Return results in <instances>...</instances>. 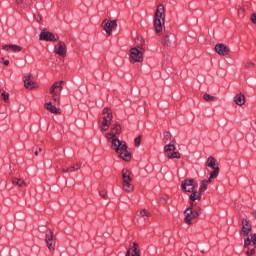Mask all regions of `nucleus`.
<instances>
[{
	"instance_id": "obj_19",
	"label": "nucleus",
	"mask_w": 256,
	"mask_h": 256,
	"mask_svg": "<svg viewBox=\"0 0 256 256\" xmlns=\"http://www.w3.org/2000/svg\"><path fill=\"white\" fill-rule=\"evenodd\" d=\"M12 185H16L20 188L27 187V183L21 178H12Z\"/></svg>"
},
{
	"instance_id": "obj_34",
	"label": "nucleus",
	"mask_w": 256,
	"mask_h": 256,
	"mask_svg": "<svg viewBox=\"0 0 256 256\" xmlns=\"http://www.w3.org/2000/svg\"><path fill=\"white\" fill-rule=\"evenodd\" d=\"M149 212L146 209L140 211V217H149Z\"/></svg>"
},
{
	"instance_id": "obj_31",
	"label": "nucleus",
	"mask_w": 256,
	"mask_h": 256,
	"mask_svg": "<svg viewBox=\"0 0 256 256\" xmlns=\"http://www.w3.org/2000/svg\"><path fill=\"white\" fill-rule=\"evenodd\" d=\"M251 238L247 237L245 240H244V247L248 248L251 247Z\"/></svg>"
},
{
	"instance_id": "obj_6",
	"label": "nucleus",
	"mask_w": 256,
	"mask_h": 256,
	"mask_svg": "<svg viewBox=\"0 0 256 256\" xmlns=\"http://www.w3.org/2000/svg\"><path fill=\"white\" fill-rule=\"evenodd\" d=\"M197 187L198 184L193 179H186L181 184L182 191H185V193H193Z\"/></svg>"
},
{
	"instance_id": "obj_20",
	"label": "nucleus",
	"mask_w": 256,
	"mask_h": 256,
	"mask_svg": "<svg viewBox=\"0 0 256 256\" xmlns=\"http://www.w3.org/2000/svg\"><path fill=\"white\" fill-rule=\"evenodd\" d=\"M192 194L189 196L191 201V207H193V201H201V193L196 192L195 190L191 192Z\"/></svg>"
},
{
	"instance_id": "obj_37",
	"label": "nucleus",
	"mask_w": 256,
	"mask_h": 256,
	"mask_svg": "<svg viewBox=\"0 0 256 256\" xmlns=\"http://www.w3.org/2000/svg\"><path fill=\"white\" fill-rule=\"evenodd\" d=\"M255 65V63H253V62H247L245 65H244V67H245V69H251V67H253Z\"/></svg>"
},
{
	"instance_id": "obj_23",
	"label": "nucleus",
	"mask_w": 256,
	"mask_h": 256,
	"mask_svg": "<svg viewBox=\"0 0 256 256\" xmlns=\"http://www.w3.org/2000/svg\"><path fill=\"white\" fill-rule=\"evenodd\" d=\"M209 184H211V179L202 180V181L200 182L199 191H200L201 193L207 191V186H208Z\"/></svg>"
},
{
	"instance_id": "obj_18",
	"label": "nucleus",
	"mask_w": 256,
	"mask_h": 256,
	"mask_svg": "<svg viewBox=\"0 0 256 256\" xmlns=\"http://www.w3.org/2000/svg\"><path fill=\"white\" fill-rule=\"evenodd\" d=\"M206 165L207 167H210V169H219L217 166V161L215 160V158L213 156L208 157L207 161H206Z\"/></svg>"
},
{
	"instance_id": "obj_10",
	"label": "nucleus",
	"mask_w": 256,
	"mask_h": 256,
	"mask_svg": "<svg viewBox=\"0 0 256 256\" xmlns=\"http://www.w3.org/2000/svg\"><path fill=\"white\" fill-rule=\"evenodd\" d=\"M39 39L40 41H51V42H56L59 41V37H55V34L46 31V30H42L40 35H39Z\"/></svg>"
},
{
	"instance_id": "obj_48",
	"label": "nucleus",
	"mask_w": 256,
	"mask_h": 256,
	"mask_svg": "<svg viewBox=\"0 0 256 256\" xmlns=\"http://www.w3.org/2000/svg\"><path fill=\"white\" fill-rule=\"evenodd\" d=\"M35 155H36V156L39 155V151H36V152H35Z\"/></svg>"
},
{
	"instance_id": "obj_38",
	"label": "nucleus",
	"mask_w": 256,
	"mask_h": 256,
	"mask_svg": "<svg viewBox=\"0 0 256 256\" xmlns=\"http://www.w3.org/2000/svg\"><path fill=\"white\" fill-rule=\"evenodd\" d=\"M250 241L253 243L254 247L256 248V234H253L251 236Z\"/></svg>"
},
{
	"instance_id": "obj_41",
	"label": "nucleus",
	"mask_w": 256,
	"mask_h": 256,
	"mask_svg": "<svg viewBox=\"0 0 256 256\" xmlns=\"http://www.w3.org/2000/svg\"><path fill=\"white\" fill-rule=\"evenodd\" d=\"M251 21H252V23H254V25H256V13H253L252 15H251Z\"/></svg>"
},
{
	"instance_id": "obj_15",
	"label": "nucleus",
	"mask_w": 256,
	"mask_h": 256,
	"mask_svg": "<svg viewBox=\"0 0 256 256\" xmlns=\"http://www.w3.org/2000/svg\"><path fill=\"white\" fill-rule=\"evenodd\" d=\"M242 233L243 235H249L251 233V225H249L247 219L242 220Z\"/></svg>"
},
{
	"instance_id": "obj_9",
	"label": "nucleus",
	"mask_w": 256,
	"mask_h": 256,
	"mask_svg": "<svg viewBox=\"0 0 256 256\" xmlns=\"http://www.w3.org/2000/svg\"><path fill=\"white\" fill-rule=\"evenodd\" d=\"M102 27L104 31L107 33V35L110 36L113 33V30L115 29V27H117V20L105 19L102 22Z\"/></svg>"
},
{
	"instance_id": "obj_7",
	"label": "nucleus",
	"mask_w": 256,
	"mask_h": 256,
	"mask_svg": "<svg viewBox=\"0 0 256 256\" xmlns=\"http://www.w3.org/2000/svg\"><path fill=\"white\" fill-rule=\"evenodd\" d=\"M119 135H121V126L114 124L110 128V132L105 134V137L108 141H111L113 139H119Z\"/></svg>"
},
{
	"instance_id": "obj_2",
	"label": "nucleus",
	"mask_w": 256,
	"mask_h": 256,
	"mask_svg": "<svg viewBox=\"0 0 256 256\" xmlns=\"http://www.w3.org/2000/svg\"><path fill=\"white\" fill-rule=\"evenodd\" d=\"M165 7L163 4H159L157 10L155 12V20H154V29L156 33H161L163 31V27L165 25Z\"/></svg>"
},
{
	"instance_id": "obj_44",
	"label": "nucleus",
	"mask_w": 256,
	"mask_h": 256,
	"mask_svg": "<svg viewBox=\"0 0 256 256\" xmlns=\"http://www.w3.org/2000/svg\"><path fill=\"white\" fill-rule=\"evenodd\" d=\"M126 256H131V249H128V250H127Z\"/></svg>"
},
{
	"instance_id": "obj_4",
	"label": "nucleus",
	"mask_w": 256,
	"mask_h": 256,
	"mask_svg": "<svg viewBox=\"0 0 256 256\" xmlns=\"http://www.w3.org/2000/svg\"><path fill=\"white\" fill-rule=\"evenodd\" d=\"M63 91V81L55 82L50 88V94L52 95V99L54 103L59 105V95Z\"/></svg>"
},
{
	"instance_id": "obj_12",
	"label": "nucleus",
	"mask_w": 256,
	"mask_h": 256,
	"mask_svg": "<svg viewBox=\"0 0 256 256\" xmlns=\"http://www.w3.org/2000/svg\"><path fill=\"white\" fill-rule=\"evenodd\" d=\"M45 242L49 251H53V249H55V239H53V232L51 230L46 232Z\"/></svg>"
},
{
	"instance_id": "obj_39",
	"label": "nucleus",
	"mask_w": 256,
	"mask_h": 256,
	"mask_svg": "<svg viewBox=\"0 0 256 256\" xmlns=\"http://www.w3.org/2000/svg\"><path fill=\"white\" fill-rule=\"evenodd\" d=\"M164 139H166V141H169V139H171V134H169V132H164Z\"/></svg>"
},
{
	"instance_id": "obj_17",
	"label": "nucleus",
	"mask_w": 256,
	"mask_h": 256,
	"mask_svg": "<svg viewBox=\"0 0 256 256\" xmlns=\"http://www.w3.org/2000/svg\"><path fill=\"white\" fill-rule=\"evenodd\" d=\"M45 107H46L47 111H50V113H54L55 115H59V113H61V110L59 108L53 106V104H51V102L46 103Z\"/></svg>"
},
{
	"instance_id": "obj_32",
	"label": "nucleus",
	"mask_w": 256,
	"mask_h": 256,
	"mask_svg": "<svg viewBox=\"0 0 256 256\" xmlns=\"http://www.w3.org/2000/svg\"><path fill=\"white\" fill-rule=\"evenodd\" d=\"M246 255H247V256H253V255H255V248L249 247V248H248V251L246 252Z\"/></svg>"
},
{
	"instance_id": "obj_42",
	"label": "nucleus",
	"mask_w": 256,
	"mask_h": 256,
	"mask_svg": "<svg viewBox=\"0 0 256 256\" xmlns=\"http://www.w3.org/2000/svg\"><path fill=\"white\" fill-rule=\"evenodd\" d=\"M4 51H9L11 49V45H5L3 46Z\"/></svg>"
},
{
	"instance_id": "obj_25",
	"label": "nucleus",
	"mask_w": 256,
	"mask_h": 256,
	"mask_svg": "<svg viewBox=\"0 0 256 256\" xmlns=\"http://www.w3.org/2000/svg\"><path fill=\"white\" fill-rule=\"evenodd\" d=\"M138 249H139V244H137V242H134L131 248L132 256H141Z\"/></svg>"
},
{
	"instance_id": "obj_36",
	"label": "nucleus",
	"mask_w": 256,
	"mask_h": 256,
	"mask_svg": "<svg viewBox=\"0 0 256 256\" xmlns=\"http://www.w3.org/2000/svg\"><path fill=\"white\" fill-rule=\"evenodd\" d=\"M2 97H3V100L7 103V101H9V94L8 93H5V92H2Z\"/></svg>"
},
{
	"instance_id": "obj_33",
	"label": "nucleus",
	"mask_w": 256,
	"mask_h": 256,
	"mask_svg": "<svg viewBox=\"0 0 256 256\" xmlns=\"http://www.w3.org/2000/svg\"><path fill=\"white\" fill-rule=\"evenodd\" d=\"M135 147H139L141 145V136H138L134 140Z\"/></svg>"
},
{
	"instance_id": "obj_30",
	"label": "nucleus",
	"mask_w": 256,
	"mask_h": 256,
	"mask_svg": "<svg viewBox=\"0 0 256 256\" xmlns=\"http://www.w3.org/2000/svg\"><path fill=\"white\" fill-rule=\"evenodd\" d=\"M163 45H166L168 47V45H171V37H169V35H166L163 39Z\"/></svg>"
},
{
	"instance_id": "obj_1",
	"label": "nucleus",
	"mask_w": 256,
	"mask_h": 256,
	"mask_svg": "<svg viewBox=\"0 0 256 256\" xmlns=\"http://www.w3.org/2000/svg\"><path fill=\"white\" fill-rule=\"evenodd\" d=\"M111 143V149L115 151L123 161L131 160V153L127 150V143L120 140L119 138H114L113 140H108Z\"/></svg>"
},
{
	"instance_id": "obj_3",
	"label": "nucleus",
	"mask_w": 256,
	"mask_h": 256,
	"mask_svg": "<svg viewBox=\"0 0 256 256\" xmlns=\"http://www.w3.org/2000/svg\"><path fill=\"white\" fill-rule=\"evenodd\" d=\"M113 120V114H111V111L109 108H104L102 112V121H101V131H107L109 127L111 126V121Z\"/></svg>"
},
{
	"instance_id": "obj_35",
	"label": "nucleus",
	"mask_w": 256,
	"mask_h": 256,
	"mask_svg": "<svg viewBox=\"0 0 256 256\" xmlns=\"http://www.w3.org/2000/svg\"><path fill=\"white\" fill-rule=\"evenodd\" d=\"M12 51H15L16 53H19V51H21V46H17V45H11Z\"/></svg>"
},
{
	"instance_id": "obj_14",
	"label": "nucleus",
	"mask_w": 256,
	"mask_h": 256,
	"mask_svg": "<svg viewBox=\"0 0 256 256\" xmlns=\"http://www.w3.org/2000/svg\"><path fill=\"white\" fill-rule=\"evenodd\" d=\"M122 179H123V183L133 181V178L131 177V171H129V169L124 168L122 170Z\"/></svg>"
},
{
	"instance_id": "obj_24",
	"label": "nucleus",
	"mask_w": 256,
	"mask_h": 256,
	"mask_svg": "<svg viewBox=\"0 0 256 256\" xmlns=\"http://www.w3.org/2000/svg\"><path fill=\"white\" fill-rule=\"evenodd\" d=\"M122 189H123V191H126V193H131V191H133V189H135V186H133V184H131V182H123Z\"/></svg>"
},
{
	"instance_id": "obj_5",
	"label": "nucleus",
	"mask_w": 256,
	"mask_h": 256,
	"mask_svg": "<svg viewBox=\"0 0 256 256\" xmlns=\"http://www.w3.org/2000/svg\"><path fill=\"white\" fill-rule=\"evenodd\" d=\"M143 61V48L134 47L130 50V62L131 63H142Z\"/></svg>"
},
{
	"instance_id": "obj_13",
	"label": "nucleus",
	"mask_w": 256,
	"mask_h": 256,
	"mask_svg": "<svg viewBox=\"0 0 256 256\" xmlns=\"http://www.w3.org/2000/svg\"><path fill=\"white\" fill-rule=\"evenodd\" d=\"M215 51L218 55L225 57V55H229V48L225 44H216Z\"/></svg>"
},
{
	"instance_id": "obj_45",
	"label": "nucleus",
	"mask_w": 256,
	"mask_h": 256,
	"mask_svg": "<svg viewBox=\"0 0 256 256\" xmlns=\"http://www.w3.org/2000/svg\"><path fill=\"white\" fill-rule=\"evenodd\" d=\"M36 21H38V23L41 21V17L40 16H38L37 18H36Z\"/></svg>"
},
{
	"instance_id": "obj_43",
	"label": "nucleus",
	"mask_w": 256,
	"mask_h": 256,
	"mask_svg": "<svg viewBox=\"0 0 256 256\" xmlns=\"http://www.w3.org/2000/svg\"><path fill=\"white\" fill-rule=\"evenodd\" d=\"M24 79H30V81H31V79H33V74H29L28 76L25 75Z\"/></svg>"
},
{
	"instance_id": "obj_46",
	"label": "nucleus",
	"mask_w": 256,
	"mask_h": 256,
	"mask_svg": "<svg viewBox=\"0 0 256 256\" xmlns=\"http://www.w3.org/2000/svg\"><path fill=\"white\" fill-rule=\"evenodd\" d=\"M4 65H9V60L4 61Z\"/></svg>"
},
{
	"instance_id": "obj_28",
	"label": "nucleus",
	"mask_w": 256,
	"mask_h": 256,
	"mask_svg": "<svg viewBox=\"0 0 256 256\" xmlns=\"http://www.w3.org/2000/svg\"><path fill=\"white\" fill-rule=\"evenodd\" d=\"M176 149H177V147H175V145H173V144H167L164 147L165 153H169V151H175Z\"/></svg>"
},
{
	"instance_id": "obj_49",
	"label": "nucleus",
	"mask_w": 256,
	"mask_h": 256,
	"mask_svg": "<svg viewBox=\"0 0 256 256\" xmlns=\"http://www.w3.org/2000/svg\"><path fill=\"white\" fill-rule=\"evenodd\" d=\"M39 151H42V149L40 148Z\"/></svg>"
},
{
	"instance_id": "obj_29",
	"label": "nucleus",
	"mask_w": 256,
	"mask_h": 256,
	"mask_svg": "<svg viewBox=\"0 0 256 256\" xmlns=\"http://www.w3.org/2000/svg\"><path fill=\"white\" fill-rule=\"evenodd\" d=\"M204 101H217L215 96H211V94H204L203 96Z\"/></svg>"
},
{
	"instance_id": "obj_47",
	"label": "nucleus",
	"mask_w": 256,
	"mask_h": 256,
	"mask_svg": "<svg viewBox=\"0 0 256 256\" xmlns=\"http://www.w3.org/2000/svg\"><path fill=\"white\" fill-rule=\"evenodd\" d=\"M16 3L19 5L21 3V0H15Z\"/></svg>"
},
{
	"instance_id": "obj_11",
	"label": "nucleus",
	"mask_w": 256,
	"mask_h": 256,
	"mask_svg": "<svg viewBox=\"0 0 256 256\" xmlns=\"http://www.w3.org/2000/svg\"><path fill=\"white\" fill-rule=\"evenodd\" d=\"M54 53L56 55H59L60 57H66L67 45H65V42L63 41L58 42V44L54 47Z\"/></svg>"
},
{
	"instance_id": "obj_21",
	"label": "nucleus",
	"mask_w": 256,
	"mask_h": 256,
	"mask_svg": "<svg viewBox=\"0 0 256 256\" xmlns=\"http://www.w3.org/2000/svg\"><path fill=\"white\" fill-rule=\"evenodd\" d=\"M24 87L26 89H35L37 87V84L31 80V78H25L24 79Z\"/></svg>"
},
{
	"instance_id": "obj_16",
	"label": "nucleus",
	"mask_w": 256,
	"mask_h": 256,
	"mask_svg": "<svg viewBox=\"0 0 256 256\" xmlns=\"http://www.w3.org/2000/svg\"><path fill=\"white\" fill-rule=\"evenodd\" d=\"M234 103H236V105H238L239 107L245 105V95H243L242 93L237 94L234 97Z\"/></svg>"
},
{
	"instance_id": "obj_27",
	"label": "nucleus",
	"mask_w": 256,
	"mask_h": 256,
	"mask_svg": "<svg viewBox=\"0 0 256 256\" xmlns=\"http://www.w3.org/2000/svg\"><path fill=\"white\" fill-rule=\"evenodd\" d=\"M168 159H181V154L179 152H173L167 154Z\"/></svg>"
},
{
	"instance_id": "obj_40",
	"label": "nucleus",
	"mask_w": 256,
	"mask_h": 256,
	"mask_svg": "<svg viewBox=\"0 0 256 256\" xmlns=\"http://www.w3.org/2000/svg\"><path fill=\"white\" fill-rule=\"evenodd\" d=\"M100 197H102L103 199H107V191H105V190L101 191Z\"/></svg>"
},
{
	"instance_id": "obj_8",
	"label": "nucleus",
	"mask_w": 256,
	"mask_h": 256,
	"mask_svg": "<svg viewBox=\"0 0 256 256\" xmlns=\"http://www.w3.org/2000/svg\"><path fill=\"white\" fill-rule=\"evenodd\" d=\"M199 211H201V208H198V210H193V206H190L185 210V223L187 225H191V220L196 219V217H199Z\"/></svg>"
},
{
	"instance_id": "obj_22",
	"label": "nucleus",
	"mask_w": 256,
	"mask_h": 256,
	"mask_svg": "<svg viewBox=\"0 0 256 256\" xmlns=\"http://www.w3.org/2000/svg\"><path fill=\"white\" fill-rule=\"evenodd\" d=\"M79 169H81V164L76 163L75 165L71 166L70 168H62V171H63V173H69V171L75 172V171H79Z\"/></svg>"
},
{
	"instance_id": "obj_26",
	"label": "nucleus",
	"mask_w": 256,
	"mask_h": 256,
	"mask_svg": "<svg viewBox=\"0 0 256 256\" xmlns=\"http://www.w3.org/2000/svg\"><path fill=\"white\" fill-rule=\"evenodd\" d=\"M217 177H219V168H215L209 175L210 182L212 181V179H217Z\"/></svg>"
}]
</instances>
